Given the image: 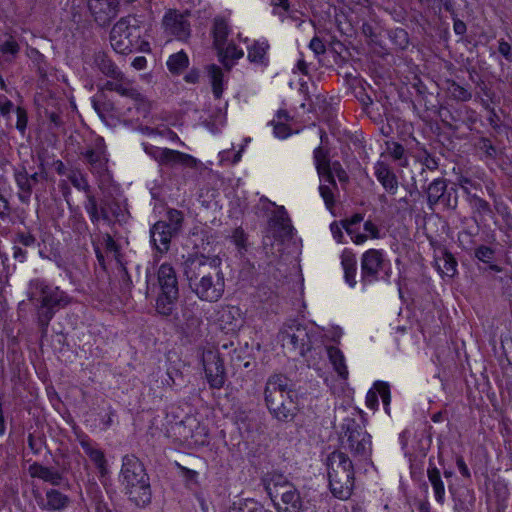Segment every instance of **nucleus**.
I'll list each match as a JSON object with an SVG mask.
<instances>
[{
  "mask_svg": "<svg viewBox=\"0 0 512 512\" xmlns=\"http://www.w3.org/2000/svg\"><path fill=\"white\" fill-rule=\"evenodd\" d=\"M183 274L191 291L202 301L217 302L224 294V274L216 260L204 255H189L183 263Z\"/></svg>",
  "mask_w": 512,
  "mask_h": 512,
  "instance_id": "1",
  "label": "nucleus"
},
{
  "mask_svg": "<svg viewBox=\"0 0 512 512\" xmlns=\"http://www.w3.org/2000/svg\"><path fill=\"white\" fill-rule=\"evenodd\" d=\"M28 298L35 309L36 322L43 335L55 314L72 302V297L59 286L35 278L28 285Z\"/></svg>",
  "mask_w": 512,
  "mask_h": 512,
  "instance_id": "2",
  "label": "nucleus"
},
{
  "mask_svg": "<svg viewBox=\"0 0 512 512\" xmlns=\"http://www.w3.org/2000/svg\"><path fill=\"white\" fill-rule=\"evenodd\" d=\"M264 399L270 414L281 422L293 421L298 412V394L291 380L282 374L268 378Z\"/></svg>",
  "mask_w": 512,
  "mask_h": 512,
  "instance_id": "3",
  "label": "nucleus"
},
{
  "mask_svg": "<svg viewBox=\"0 0 512 512\" xmlns=\"http://www.w3.org/2000/svg\"><path fill=\"white\" fill-rule=\"evenodd\" d=\"M148 290L156 292L154 308L156 313L166 319L176 320L179 300L177 273L170 263H162L157 269L156 282L147 274Z\"/></svg>",
  "mask_w": 512,
  "mask_h": 512,
  "instance_id": "4",
  "label": "nucleus"
},
{
  "mask_svg": "<svg viewBox=\"0 0 512 512\" xmlns=\"http://www.w3.org/2000/svg\"><path fill=\"white\" fill-rule=\"evenodd\" d=\"M120 482L125 488L130 501L139 507L150 504L152 491L150 479L141 461L135 455L122 458Z\"/></svg>",
  "mask_w": 512,
  "mask_h": 512,
  "instance_id": "5",
  "label": "nucleus"
},
{
  "mask_svg": "<svg viewBox=\"0 0 512 512\" xmlns=\"http://www.w3.org/2000/svg\"><path fill=\"white\" fill-rule=\"evenodd\" d=\"M330 491L334 497L347 500L354 487V465L346 452L335 450L326 458Z\"/></svg>",
  "mask_w": 512,
  "mask_h": 512,
  "instance_id": "6",
  "label": "nucleus"
},
{
  "mask_svg": "<svg viewBox=\"0 0 512 512\" xmlns=\"http://www.w3.org/2000/svg\"><path fill=\"white\" fill-rule=\"evenodd\" d=\"M340 449L349 451L358 462H371L372 437L365 426L354 418H345L339 434Z\"/></svg>",
  "mask_w": 512,
  "mask_h": 512,
  "instance_id": "7",
  "label": "nucleus"
},
{
  "mask_svg": "<svg viewBox=\"0 0 512 512\" xmlns=\"http://www.w3.org/2000/svg\"><path fill=\"white\" fill-rule=\"evenodd\" d=\"M139 20L133 16L121 18L110 32L112 48L120 54H128L142 50L143 45H148L142 37V27Z\"/></svg>",
  "mask_w": 512,
  "mask_h": 512,
  "instance_id": "8",
  "label": "nucleus"
},
{
  "mask_svg": "<svg viewBox=\"0 0 512 512\" xmlns=\"http://www.w3.org/2000/svg\"><path fill=\"white\" fill-rule=\"evenodd\" d=\"M316 333L312 327H308L296 320L285 324L281 332V340L284 347H289L300 356H305L312 349Z\"/></svg>",
  "mask_w": 512,
  "mask_h": 512,
  "instance_id": "9",
  "label": "nucleus"
},
{
  "mask_svg": "<svg viewBox=\"0 0 512 512\" xmlns=\"http://www.w3.org/2000/svg\"><path fill=\"white\" fill-rule=\"evenodd\" d=\"M388 260L384 252L378 249H369L361 257L360 283L363 287L369 286L380 279V272L385 269Z\"/></svg>",
  "mask_w": 512,
  "mask_h": 512,
  "instance_id": "10",
  "label": "nucleus"
},
{
  "mask_svg": "<svg viewBox=\"0 0 512 512\" xmlns=\"http://www.w3.org/2000/svg\"><path fill=\"white\" fill-rule=\"evenodd\" d=\"M260 201L275 207L268 219V227L273 237L279 240L291 238L293 236V226L285 207L276 206L274 202L269 201L266 197H261Z\"/></svg>",
  "mask_w": 512,
  "mask_h": 512,
  "instance_id": "11",
  "label": "nucleus"
},
{
  "mask_svg": "<svg viewBox=\"0 0 512 512\" xmlns=\"http://www.w3.org/2000/svg\"><path fill=\"white\" fill-rule=\"evenodd\" d=\"M279 498L280 502H274L277 512H314L315 507L307 495H302L295 485Z\"/></svg>",
  "mask_w": 512,
  "mask_h": 512,
  "instance_id": "12",
  "label": "nucleus"
},
{
  "mask_svg": "<svg viewBox=\"0 0 512 512\" xmlns=\"http://www.w3.org/2000/svg\"><path fill=\"white\" fill-rule=\"evenodd\" d=\"M80 158L88 166L92 174L103 176L108 170V158L103 139H98L94 147H88L81 151Z\"/></svg>",
  "mask_w": 512,
  "mask_h": 512,
  "instance_id": "13",
  "label": "nucleus"
},
{
  "mask_svg": "<svg viewBox=\"0 0 512 512\" xmlns=\"http://www.w3.org/2000/svg\"><path fill=\"white\" fill-rule=\"evenodd\" d=\"M87 7L94 21L106 26L118 15L120 0H87Z\"/></svg>",
  "mask_w": 512,
  "mask_h": 512,
  "instance_id": "14",
  "label": "nucleus"
},
{
  "mask_svg": "<svg viewBox=\"0 0 512 512\" xmlns=\"http://www.w3.org/2000/svg\"><path fill=\"white\" fill-rule=\"evenodd\" d=\"M67 471L68 467L66 465H63L60 469H56L38 462L32 463L28 468L29 475L32 478L41 479L52 486H68L69 481L65 476Z\"/></svg>",
  "mask_w": 512,
  "mask_h": 512,
  "instance_id": "15",
  "label": "nucleus"
},
{
  "mask_svg": "<svg viewBox=\"0 0 512 512\" xmlns=\"http://www.w3.org/2000/svg\"><path fill=\"white\" fill-rule=\"evenodd\" d=\"M204 370L211 388L220 389L225 383V368L217 353L208 351L203 356Z\"/></svg>",
  "mask_w": 512,
  "mask_h": 512,
  "instance_id": "16",
  "label": "nucleus"
},
{
  "mask_svg": "<svg viewBox=\"0 0 512 512\" xmlns=\"http://www.w3.org/2000/svg\"><path fill=\"white\" fill-rule=\"evenodd\" d=\"M36 501L40 509L49 512L62 511L70 503V499L66 494L54 488L47 489L45 496H36Z\"/></svg>",
  "mask_w": 512,
  "mask_h": 512,
  "instance_id": "17",
  "label": "nucleus"
},
{
  "mask_svg": "<svg viewBox=\"0 0 512 512\" xmlns=\"http://www.w3.org/2000/svg\"><path fill=\"white\" fill-rule=\"evenodd\" d=\"M79 443L86 455L94 463L100 476H105L108 473L107 460L97 443L92 441L87 435L79 437Z\"/></svg>",
  "mask_w": 512,
  "mask_h": 512,
  "instance_id": "18",
  "label": "nucleus"
},
{
  "mask_svg": "<svg viewBox=\"0 0 512 512\" xmlns=\"http://www.w3.org/2000/svg\"><path fill=\"white\" fill-rule=\"evenodd\" d=\"M163 25L167 33L179 40H186L190 36V24L181 14L167 13L163 19Z\"/></svg>",
  "mask_w": 512,
  "mask_h": 512,
  "instance_id": "19",
  "label": "nucleus"
},
{
  "mask_svg": "<svg viewBox=\"0 0 512 512\" xmlns=\"http://www.w3.org/2000/svg\"><path fill=\"white\" fill-rule=\"evenodd\" d=\"M167 227L164 222L157 221L150 228V242L154 249L161 254L169 250L171 239L176 235Z\"/></svg>",
  "mask_w": 512,
  "mask_h": 512,
  "instance_id": "20",
  "label": "nucleus"
},
{
  "mask_svg": "<svg viewBox=\"0 0 512 512\" xmlns=\"http://www.w3.org/2000/svg\"><path fill=\"white\" fill-rule=\"evenodd\" d=\"M265 489L270 498L275 502V499L282 496V493L293 489L294 484L288 478L278 472H270L263 478Z\"/></svg>",
  "mask_w": 512,
  "mask_h": 512,
  "instance_id": "21",
  "label": "nucleus"
},
{
  "mask_svg": "<svg viewBox=\"0 0 512 512\" xmlns=\"http://www.w3.org/2000/svg\"><path fill=\"white\" fill-rule=\"evenodd\" d=\"M99 223L102 221L111 225L114 221H122L124 219V209L116 199L103 198L99 204Z\"/></svg>",
  "mask_w": 512,
  "mask_h": 512,
  "instance_id": "22",
  "label": "nucleus"
},
{
  "mask_svg": "<svg viewBox=\"0 0 512 512\" xmlns=\"http://www.w3.org/2000/svg\"><path fill=\"white\" fill-rule=\"evenodd\" d=\"M313 159L320 180L328 182L335 187L336 181L331 177L330 173L331 162L329 159V151L322 146H318L313 151Z\"/></svg>",
  "mask_w": 512,
  "mask_h": 512,
  "instance_id": "23",
  "label": "nucleus"
},
{
  "mask_svg": "<svg viewBox=\"0 0 512 512\" xmlns=\"http://www.w3.org/2000/svg\"><path fill=\"white\" fill-rule=\"evenodd\" d=\"M374 175L389 194L394 195L397 192L398 179L387 163L383 161L376 162Z\"/></svg>",
  "mask_w": 512,
  "mask_h": 512,
  "instance_id": "24",
  "label": "nucleus"
},
{
  "mask_svg": "<svg viewBox=\"0 0 512 512\" xmlns=\"http://www.w3.org/2000/svg\"><path fill=\"white\" fill-rule=\"evenodd\" d=\"M162 158L163 160L160 165L169 167L181 165L184 167L195 168L198 164V160L193 156L169 148H164Z\"/></svg>",
  "mask_w": 512,
  "mask_h": 512,
  "instance_id": "25",
  "label": "nucleus"
},
{
  "mask_svg": "<svg viewBox=\"0 0 512 512\" xmlns=\"http://www.w3.org/2000/svg\"><path fill=\"white\" fill-rule=\"evenodd\" d=\"M92 68L98 69L103 75L109 78H120L121 71L112 59L104 52L99 51L92 56L90 64Z\"/></svg>",
  "mask_w": 512,
  "mask_h": 512,
  "instance_id": "26",
  "label": "nucleus"
},
{
  "mask_svg": "<svg viewBox=\"0 0 512 512\" xmlns=\"http://www.w3.org/2000/svg\"><path fill=\"white\" fill-rule=\"evenodd\" d=\"M113 80L107 81L102 89L108 91H114L123 97H127L132 99L133 97L138 96V90L134 88L131 82L124 76L121 72L120 78H112Z\"/></svg>",
  "mask_w": 512,
  "mask_h": 512,
  "instance_id": "27",
  "label": "nucleus"
},
{
  "mask_svg": "<svg viewBox=\"0 0 512 512\" xmlns=\"http://www.w3.org/2000/svg\"><path fill=\"white\" fill-rule=\"evenodd\" d=\"M16 185L19 189L18 198L21 203L28 204L30 202L33 191V184L29 178V174L25 167L17 170L14 174Z\"/></svg>",
  "mask_w": 512,
  "mask_h": 512,
  "instance_id": "28",
  "label": "nucleus"
},
{
  "mask_svg": "<svg viewBox=\"0 0 512 512\" xmlns=\"http://www.w3.org/2000/svg\"><path fill=\"white\" fill-rule=\"evenodd\" d=\"M341 265L344 270V278L346 283L350 287H354L357 284V261L355 255L347 249L344 250L341 255Z\"/></svg>",
  "mask_w": 512,
  "mask_h": 512,
  "instance_id": "29",
  "label": "nucleus"
},
{
  "mask_svg": "<svg viewBox=\"0 0 512 512\" xmlns=\"http://www.w3.org/2000/svg\"><path fill=\"white\" fill-rule=\"evenodd\" d=\"M230 33V28L227 21L223 17H215L212 27L213 43L215 48H223L227 43V37Z\"/></svg>",
  "mask_w": 512,
  "mask_h": 512,
  "instance_id": "30",
  "label": "nucleus"
},
{
  "mask_svg": "<svg viewBox=\"0 0 512 512\" xmlns=\"http://www.w3.org/2000/svg\"><path fill=\"white\" fill-rule=\"evenodd\" d=\"M327 354L338 376L341 379L346 380L348 378L349 372L342 351L335 346H329L327 348Z\"/></svg>",
  "mask_w": 512,
  "mask_h": 512,
  "instance_id": "31",
  "label": "nucleus"
},
{
  "mask_svg": "<svg viewBox=\"0 0 512 512\" xmlns=\"http://www.w3.org/2000/svg\"><path fill=\"white\" fill-rule=\"evenodd\" d=\"M427 476H428L429 482L432 485L436 501L439 504H443L444 500H445L444 483L441 479L439 469L436 466L432 465V463H430V465L427 469Z\"/></svg>",
  "mask_w": 512,
  "mask_h": 512,
  "instance_id": "32",
  "label": "nucleus"
},
{
  "mask_svg": "<svg viewBox=\"0 0 512 512\" xmlns=\"http://www.w3.org/2000/svg\"><path fill=\"white\" fill-rule=\"evenodd\" d=\"M218 56L220 57L221 63L227 70H230L233 66V61L243 57L244 52L239 49L234 43L224 45L223 48H217Z\"/></svg>",
  "mask_w": 512,
  "mask_h": 512,
  "instance_id": "33",
  "label": "nucleus"
},
{
  "mask_svg": "<svg viewBox=\"0 0 512 512\" xmlns=\"http://www.w3.org/2000/svg\"><path fill=\"white\" fill-rule=\"evenodd\" d=\"M447 188V180L444 178L434 179L426 188L427 202L430 208L437 205Z\"/></svg>",
  "mask_w": 512,
  "mask_h": 512,
  "instance_id": "34",
  "label": "nucleus"
},
{
  "mask_svg": "<svg viewBox=\"0 0 512 512\" xmlns=\"http://www.w3.org/2000/svg\"><path fill=\"white\" fill-rule=\"evenodd\" d=\"M207 73L210 78L213 95L216 99H220L224 91L223 71L216 64H211L207 67Z\"/></svg>",
  "mask_w": 512,
  "mask_h": 512,
  "instance_id": "35",
  "label": "nucleus"
},
{
  "mask_svg": "<svg viewBox=\"0 0 512 512\" xmlns=\"http://www.w3.org/2000/svg\"><path fill=\"white\" fill-rule=\"evenodd\" d=\"M435 265L442 276L453 277L457 273V261L450 252L444 251Z\"/></svg>",
  "mask_w": 512,
  "mask_h": 512,
  "instance_id": "36",
  "label": "nucleus"
},
{
  "mask_svg": "<svg viewBox=\"0 0 512 512\" xmlns=\"http://www.w3.org/2000/svg\"><path fill=\"white\" fill-rule=\"evenodd\" d=\"M19 51L18 42L12 36H9L4 42L0 43V63L14 62Z\"/></svg>",
  "mask_w": 512,
  "mask_h": 512,
  "instance_id": "37",
  "label": "nucleus"
},
{
  "mask_svg": "<svg viewBox=\"0 0 512 512\" xmlns=\"http://www.w3.org/2000/svg\"><path fill=\"white\" fill-rule=\"evenodd\" d=\"M219 321L223 325V329L234 331L240 326L239 309L236 307H227L222 309Z\"/></svg>",
  "mask_w": 512,
  "mask_h": 512,
  "instance_id": "38",
  "label": "nucleus"
},
{
  "mask_svg": "<svg viewBox=\"0 0 512 512\" xmlns=\"http://www.w3.org/2000/svg\"><path fill=\"white\" fill-rule=\"evenodd\" d=\"M183 323H179L182 331L188 336H196L199 334L200 325L202 324V320L200 317L194 315L192 312H184L183 313ZM175 321H179V318Z\"/></svg>",
  "mask_w": 512,
  "mask_h": 512,
  "instance_id": "39",
  "label": "nucleus"
},
{
  "mask_svg": "<svg viewBox=\"0 0 512 512\" xmlns=\"http://www.w3.org/2000/svg\"><path fill=\"white\" fill-rule=\"evenodd\" d=\"M269 44L266 40L254 41V43L248 48V60L252 63L263 64L265 63L267 50Z\"/></svg>",
  "mask_w": 512,
  "mask_h": 512,
  "instance_id": "40",
  "label": "nucleus"
},
{
  "mask_svg": "<svg viewBox=\"0 0 512 512\" xmlns=\"http://www.w3.org/2000/svg\"><path fill=\"white\" fill-rule=\"evenodd\" d=\"M188 65L189 58L183 50L172 54L167 60V67L173 74H180L188 67Z\"/></svg>",
  "mask_w": 512,
  "mask_h": 512,
  "instance_id": "41",
  "label": "nucleus"
},
{
  "mask_svg": "<svg viewBox=\"0 0 512 512\" xmlns=\"http://www.w3.org/2000/svg\"><path fill=\"white\" fill-rule=\"evenodd\" d=\"M164 222L174 234H178L183 226L184 222V214L182 211L177 209H168L166 212V220H161Z\"/></svg>",
  "mask_w": 512,
  "mask_h": 512,
  "instance_id": "42",
  "label": "nucleus"
},
{
  "mask_svg": "<svg viewBox=\"0 0 512 512\" xmlns=\"http://www.w3.org/2000/svg\"><path fill=\"white\" fill-rule=\"evenodd\" d=\"M99 204L100 200L92 192L85 196L83 207L93 225L99 224Z\"/></svg>",
  "mask_w": 512,
  "mask_h": 512,
  "instance_id": "43",
  "label": "nucleus"
},
{
  "mask_svg": "<svg viewBox=\"0 0 512 512\" xmlns=\"http://www.w3.org/2000/svg\"><path fill=\"white\" fill-rule=\"evenodd\" d=\"M228 512H268V510L254 500H246L234 502Z\"/></svg>",
  "mask_w": 512,
  "mask_h": 512,
  "instance_id": "44",
  "label": "nucleus"
},
{
  "mask_svg": "<svg viewBox=\"0 0 512 512\" xmlns=\"http://www.w3.org/2000/svg\"><path fill=\"white\" fill-rule=\"evenodd\" d=\"M68 180L77 190L83 191L85 193V196L88 195V193L92 192L87 177L83 173L79 171H72L68 175Z\"/></svg>",
  "mask_w": 512,
  "mask_h": 512,
  "instance_id": "45",
  "label": "nucleus"
},
{
  "mask_svg": "<svg viewBox=\"0 0 512 512\" xmlns=\"http://www.w3.org/2000/svg\"><path fill=\"white\" fill-rule=\"evenodd\" d=\"M449 91L453 99L457 101L467 102L472 99V93L456 81H451Z\"/></svg>",
  "mask_w": 512,
  "mask_h": 512,
  "instance_id": "46",
  "label": "nucleus"
},
{
  "mask_svg": "<svg viewBox=\"0 0 512 512\" xmlns=\"http://www.w3.org/2000/svg\"><path fill=\"white\" fill-rule=\"evenodd\" d=\"M131 100L133 101V107H129L128 111H132V109H135L137 113V118L146 117L149 114L150 105L140 92H138L137 97H133Z\"/></svg>",
  "mask_w": 512,
  "mask_h": 512,
  "instance_id": "47",
  "label": "nucleus"
},
{
  "mask_svg": "<svg viewBox=\"0 0 512 512\" xmlns=\"http://www.w3.org/2000/svg\"><path fill=\"white\" fill-rule=\"evenodd\" d=\"M319 186V192L321 197L323 198L325 205L328 209H332L335 204L333 189L337 188V185L334 187L332 184L328 182H323Z\"/></svg>",
  "mask_w": 512,
  "mask_h": 512,
  "instance_id": "48",
  "label": "nucleus"
},
{
  "mask_svg": "<svg viewBox=\"0 0 512 512\" xmlns=\"http://www.w3.org/2000/svg\"><path fill=\"white\" fill-rule=\"evenodd\" d=\"M13 243L24 247H34L37 244L36 237L28 231H18L13 237Z\"/></svg>",
  "mask_w": 512,
  "mask_h": 512,
  "instance_id": "49",
  "label": "nucleus"
},
{
  "mask_svg": "<svg viewBox=\"0 0 512 512\" xmlns=\"http://www.w3.org/2000/svg\"><path fill=\"white\" fill-rule=\"evenodd\" d=\"M470 203L475 212L480 215H489L492 213L490 204L485 199L475 194L470 195Z\"/></svg>",
  "mask_w": 512,
  "mask_h": 512,
  "instance_id": "50",
  "label": "nucleus"
},
{
  "mask_svg": "<svg viewBox=\"0 0 512 512\" xmlns=\"http://www.w3.org/2000/svg\"><path fill=\"white\" fill-rule=\"evenodd\" d=\"M118 272H119V282H120V288L123 293L129 292L133 286V282L131 279V276L129 275L127 268L125 265L120 262L118 263Z\"/></svg>",
  "mask_w": 512,
  "mask_h": 512,
  "instance_id": "51",
  "label": "nucleus"
},
{
  "mask_svg": "<svg viewBox=\"0 0 512 512\" xmlns=\"http://www.w3.org/2000/svg\"><path fill=\"white\" fill-rule=\"evenodd\" d=\"M388 152L394 160L399 161V164L401 166L407 165V158L405 157V149L400 143L393 142L388 147Z\"/></svg>",
  "mask_w": 512,
  "mask_h": 512,
  "instance_id": "52",
  "label": "nucleus"
},
{
  "mask_svg": "<svg viewBox=\"0 0 512 512\" xmlns=\"http://www.w3.org/2000/svg\"><path fill=\"white\" fill-rule=\"evenodd\" d=\"M438 204L448 209H455L457 207V192L454 188H446L444 195L439 200Z\"/></svg>",
  "mask_w": 512,
  "mask_h": 512,
  "instance_id": "53",
  "label": "nucleus"
},
{
  "mask_svg": "<svg viewBox=\"0 0 512 512\" xmlns=\"http://www.w3.org/2000/svg\"><path fill=\"white\" fill-rule=\"evenodd\" d=\"M474 256L483 263H491L495 256V250L489 246L480 245L475 249Z\"/></svg>",
  "mask_w": 512,
  "mask_h": 512,
  "instance_id": "54",
  "label": "nucleus"
},
{
  "mask_svg": "<svg viewBox=\"0 0 512 512\" xmlns=\"http://www.w3.org/2000/svg\"><path fill=\"white\" fill-rule=\"evenodd\" d=\"M419 159H420V162L422 163V165L425 167V168H423L421 174H423L425 169H428V170H431V171H434V170L438 169V166H439L438 161H439V159L436 158L435 156L431 155L428 151L424 150L420 154Z\"/></svg>",
  "mask_w": 512,
  "mask_h": 512,
  "instance_id": "55",
  "label": "nucleus"
},
{
  "mask_svg": "<svg viewBox=\"0 0 512 512\" xmlns=\"http://www.w3.org/2000/svg\"><path fill=\"white\" fill-rule=\"evenodd\" d=\"M478 148L484 152L486 157L495 159L497 156V148L492 144L491 140L487 137H481L479 139Z\"/></svg>",
  "mask_w": 512,
  "mask_h": 512,
  "instance_id": "56",
  "label": "nucleus"
},
{
  "mask_svg": "<svg viewBox=\"0 0 512 512\" xmlns=\"http://www.w3.org/2000/svg\"><path fill=\"white\" fill-rule=\"evenodd\" d=\"M103 241L106 251L114 254L117 263L122 262L120 259V247L112 238V236L110 234H105L103 237Z\"/></svg>",
  "mask_w": 512,
  "mask_h": 512,
  "instance_id": "57",
  "label": "nucleus"
},
{
  "mask_svg": "<svg viewBox=\"0 0 512 512\" xmlns=\"http://www.w3.org/2000/svg\"><path fill=\"white\" fill-rule=\"evenodd\" d=\"M374 387L376 389V393L381 397L383 404L388 406L391 401L390 387L388 383L378 381L374 384Z\"/></svg>",
  "mask_w": 512,
  "mask_h": 512,
  "instance_id": "58",
  "label": "nucleus"
},
{
  "mask_svg": "<svg viewBox=\"0 0 512 512\" xmlns=\"http://www.w3.org/2000/svg\"><path fill=\"white\" fill-rule=\"evenodd\" d=\"M15 111L17 114L16 128L21 134H24L28 123L27 112L23 107L20 106H18Z\"/></svg>",
  "mask_w": 512,
  "mask_h": 512,
  "instance_id": "59",
  "label": "nucleus"
},
{
  "mask_svg": "<svg viewBox=\"0 0 512 512\" xmlns=\"http://www.w3.org/2000/svg\"><path fill=\"white\" fill-rule=\"evenodd\" d=\"M143 148L147 155L152 157L159 164L161 163V161L163 160L162 156H163L164 148L153 146V145L147 144V143L143 144Z\"/></svg>",
  "mask_w": 512,
  "mask_h": 512,
  "instance_id": "60",
  "label": "nucleus"
},
{
  "mask_svg": "<svg viewBox=\"0 0 512 512\" xmlns=\"http://www.w3.org/2000/svg\"><path fill=\"white\" fill-rule=\"evenodd\" d=\"M330 169H331V172H330L331 173V177L333 179H334V175H336L340 182L348 181V175H347L346 171L343 169V167L340 164V162L335 161V162L331 163L330 164Z\"/></svg>",
  "mask_w": 512,
  "mask_h": 512,
  "instance_id": "61",
  "label": "nucleus"
},
{
  "mask_svg": "<svg viewBox=\"0 0 512 512\" xmlns=\"http://www.w3.org/2000/svg\"><path fill=\"white\" fill-rule=\"evenodd\" d=\"M28 447L34 454H39L42 450L44 441L41 437H36L34 434L30 433L27 438Z\"/></svg>",
  "mask_w": 512,
  "mask_h": 512,
  "instance_id": "62",
  "label": "nucleus"
},
{
  "mask_svg": "<svg viewBox=\"0 0 512 512\" xmlns=\"http://www.w3.org/2000/svg\"><path fill=\"white\" fill-rule=\"evenodd\" d=\"M498 52L509 62H512V46L505 41L500 39L498 41Z\"/></svg>",
  "mask_w": 512,
  "mask_h": 512,
  "instance_id": "63",
  "label": "nucleus"
},
{
  "mask_svg": "<svg viewBox=\"0 0 512 512\" xmlns=\"http://www.w3.org/2000/svg\"><path fill=\"white\" fill-rule=\"evenodd\" d=\"M95 512H117L112 502L104 500L102 497L95 500Z\"/></svg>",
  "mask_w": 512,
  "mask_h": 512,
  "instance_id": "64",
  "label": "nucleus"
}]
</instances>
